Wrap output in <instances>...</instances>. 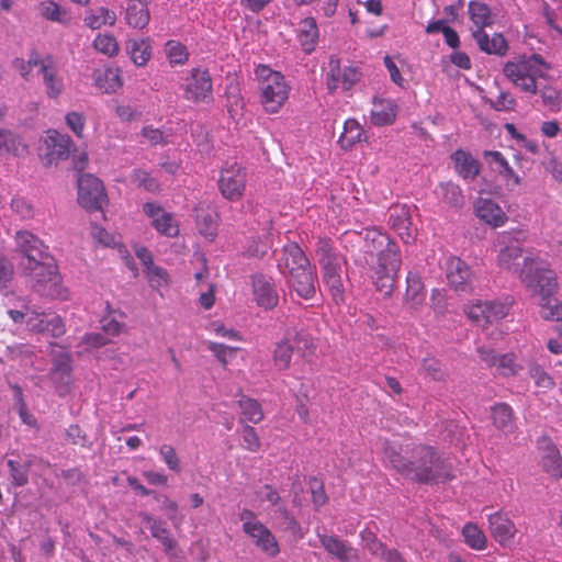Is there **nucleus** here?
<instances>
[{"mask_svg":"<svg viewBox=\"0 0 562 562\" xmlns=\"http://www.w3.org/2000/svg\"><path fill=\"white\" fill-rule=\"evenodd\" d=\"M386 467L418 484H439L454 479V469L436 447L424 442L383 441Z\"/></svg>","mask_w":562,"mask_h":562,"instance_id":"1","label":"nucleus"},{"mask_svg":"<svg viewBox=\"0 0 562 562\" xmlns=\"http://www.w3.org/2000/svg\"><path fill=\"white\" fill-rule=\"evenodd\" d=\"M367 252L376 256L370 268L375 290L391 296L402 265L400 248L387 234L372 231L367 234Z\"/></svg>","mask_w":562,"mask_h":562,"instance_id":"2","label":"nucleus"},{"mask_svg":"<svg viewBox=\"0 0 562 562\" xmlns=\"http://www.w3.org/2000/svg\"><path fill=\"white\" fill-rule=\"evenodd\" d=\"M518 278L532 296L553 295L558 290L555 272L539 256L524 258Z\"/></svg>","mask_w":562,"mask_h":562,"instance_id":"3","label":"nucleus"},{"mask_svg":"<svg viewBox=\"0 0 562 562\" xmlns=\"http://www.w3.org/2000/svg\"><path fill=\"white\" fill-rule=\"evenodd\" d=\"M259 81L260 101L268 113H278L289 98L290 88L284 76L266 65L255 69Z\"/></svg>","mask_w":562,"mask_h":562,"instance_id":"4","label":"nucleus"},{"mask_svg":"<svg viewBox=\"0 0 562 562\" xmlns=\"http://www.w3.org/2000/svg\"><path fill=\"white\" fill-rule=\"evenodd\" d=\"M544 63L539 55L509 60L504 66L505 77L521 92L535 95L538 92L537 80L543 77Z\"/></svg>","mask_w":562,"mask_h":562,"instance_id":"5","label":"nucleus"},{"mask_svg":"<svg viewBox=\"0 0 562 562\" xmlns=\"http://www.w3.org/2000/svg\"><path fill=\"white\" fill-rule=\"evenodd\" d=\"M217 186L224 199L237 202L243 199L247 186V172L237 161H226L220 170Z\"/></svg>","mask_w":562,"mask_h":562,"instance_id":"6","label":"nucleus"},{"mask_svg":"<svg viewBox=\"0 0 562 562\" xmlns=\"http://www.w3.org/2000/svg\"><path fill=\"white\" fill-rule=\"evenodd\" d=\"M108 202L104 186L100 179L90 173L78 178V203L89 212L101 211Z\"/></svg>","mask_w":562,"mask_h":562,"instance_id":"7","label":"nucleus"},{"mask_svg":"<svg viewBox=\"0 0 562 562\" xmlns=\"http://www.w3.org/2000/svg\"><path fill=\"white\" fill-rule=\"evenodd\" d=\"M74 142L67 134L48 130L42 138L41 157L45 165L50 166L69 158Z\"/></svg>","mask_w":562,"mask_h":562,"instance_id":"8","label":"nucleus"},{"mask_svg":"<svg viewBox=\"0 0 562 562\" xmlns=\"http://www.w3.org/2000/svg\"><path fill=\"white\" fill-rule=\"evenodd\" d=\"M182 89L184 99L193 103L212 100L213 83L209 70L193 68L184 78Z\"/></svg>","mask_w":562,"mask_h":562,"instance_id":"9","label":"nucleus"},{"mask_svg":"<svg viewBox=\"0 0 562 562\" xmlns=\"http://www.w3.org/2000/svg\"><path fill=\"white\" fill-rule=\"evenodd\" d=\"M362 72L358 67L348 66L341 68L340 60L336 56H330L328 69L326 71V87L330 93H334L341 87L348 91L360 81Z\"/></svg>","mask_w":562,"mask_h":562,"instance_id":"10","label":"nucleus"},{"mask_svg":"<svg viewBox=\"0 0 562 562\" xmlns=\"http://www.w3.org/2000/svg\"><path fill=\"white\" fill-rule=\"evenodd\" d=\"M27 276L35 282L38 292H46V288L56 286L59 282L57 266L52 256L47 259L30 262L25 266Z\"/></svg>","mask_w":562,"mask_h":562,"instance_id":"11","label":"nucleus"},{"mask_svg":"<svg viewBox=\"0 0 562 562\" xmlns=\"http://www.w3.org/2000/svg\"><path fill=\"white\" fill-rule=\"evenodd\" d=\"M143 212L151 220V226L160 234L169 238L179 235V223L175 215L167 212L161 205L155 202H147L143 205Z\"/></svg>","mask_w":562,"mask_h":562,"instance_id":"12","label":"nucleus"},{"mask_svg":"<svg viewBox=\"0 0 562 562\" xmlns=\"http://www.w3.org/2000/svg\"><path fill=\"white\" fill-rule=\"evenodd\" d=\"M537 449L540 452V464L544 473L554 480L562 479V456L548 436H542L537 440Z\"/></svg>","mask_w":562,"mask_h":562,"instance_id":"13","label":"nucleus"},{"mask_svg":"<svg viewBox=\"0 0 562 562\" xmlns=\"http://www.w3.org/2000/svg\"><path fill=\"white\" fill-rule=\"evenodd\" d=\"M72 374V359L68 351H61L54 356L49 378L53 381L56 392L65 395L70 390Z\"/></svg>","mask_w":562,"mask_h":562,"instance_id":"14","label":"nucleus"},{"mask_svg":"<svg viewBox=\"0 0 562 562\" xmlns=\"http://www.w3.org/2000/svg\"><path fill=\"white\" fill-rule=\"evenodd\" d=\"M243 531L268 557L276 558L280 553V547L276 537L261 521H247L243 524Z\"/></svg>","mask_w":562,"mask_h":562,"instance_id":"15","label":"nucleus"},{"mask_svg":"<svg viewBox=\"0 0 562 562\" xmlns=\"http://www.w3.org/2000/svg\"><path fill=\"white\" fill-rule=\"evenodd\" d=\"M38 74L42 75L47 97L57 99L64 91V80L59 74L57 59L49 54L43 56Z\"/></svg>","mask_w":562,"mask_h":562,"instance_id":"16","label":"nucleus"},{"mask_svg":"<svg viewBox=\"0 0 562 562\" xmlns=\"http://www.w3.org/2000/svg\"><path fill=\"white\" fill-rule=\"evenodd\" d=\"M499 243L504 245L497 255V266L512 273L519 274L518 259L521 258L524 249L521 245L508 233H502L499 235Z\"/></svg>","mask_w":562,"mask_h":562,"instance_id":"17","label":"nucleus"},{"mask_svg":"<svg viewBox=\"0 0 562 562\" xmlns=\"http://www.w3.org/2000/svg\"><path fill=\"white\" fill-rule=\"evenodd\" d=\"M487 521L490 533L496 542L503 547L513 543L517 527L506 513H493L488 516Z\"/></svg>","mask_w":562,"mask_h":562,"instance_id":"18","label":"nucleus"},{"mask_svg":"<svg viewBox=\"0 0 562 562\" xmlns=\"http://www.w3.org/2000/svg\"><path fill=\"white\" fill-rule=\"evenodd\" d=\"M412 206L395 204L390 209L391 227L398 234L405 244L415 239V231L412 223Z\"/></svg>","mask_w":562,"mask_h":562,"instance_id":"19","label":"nucleus"},{"mask_svg":"<svg viewBox=\"0 0 562 562\" xmlns=\"http://www.w3.org/2000/svg\"><path fill=\"white\" fill-rule=\"evenodd\" d=\"M319 542L325 551L340 562H358L359 552L348 541L337 536L317 533Z\"/></svg>","mask_w":562,"mask_h":562,"instance_id":"20","label":"nucleus"},{"mask_svg":"<svg viewBox=\"0 0 562 562\" xmlns=\"http://www.w3.org/2000/svg\"><path fill=\"white\" fill-rule=\"evenodd\" d=\"M15 241L19 250L27 258V263L37 262L50 256L48 254V247L31 232H16Z\"/></svg>","mask_w":562,"mask_h":562,"instance_id":"21","label":"nucleus"},{"mask_svg":"<svg viewBox=\"0 0 562 562\" xmlns=\"http://www.w3.org/2000/svg\"><path fill=\"white\" fill-rule=\"evenodd\" d=\"M252 293L257 305L265 310H273L279 303L274 284L263 274L252 276Z\"/></svg>","mask_w":562,"mask_h":562,"instance_id":"22","label":"nucleus"},{"mask_svg":"<svg viewBox=\"0 0 562 562\" xmlns=\"http://www.w3.org/2000/svg\"><path fill=\"white\" fill-rule=\"evenodd\" d=\"M447 280L454 291H468L471 285L470 267L459 257H450L447 261Z\"/></svg>","mask_w":562,"mask_h":562,"instance_id":"23","label":"nucleus"},{"mask_svg":"<svg viewBox=\"0 0 562 562\" xmlns=\"http://www.w3.org/2000/svg\"><path fill=\"white\" fill-rule=\"evenodd\" d=\"M315 282L316 272L312 265L288 276V283L290 288L293 289L296 294L304 300H311L315 296Z\"/></svg>","mask_w":562,"mask_h":562,"instance_id":"24","label":"nucleus"},{"mask_svg":"<svg viewBox=\"0 0 562 562\" xmlns=\"http://www.w3.org/2000/svg\"><path fill=\"white\" fill-rule=\"evenodd\" d=\"M483 157L491 169L503 178L507 187L515 188L520 184V177L509 166V162L501 151L485 150Z\"/></svg>","mask_w":562,"mask_h":562,"instance_id":"25","label":"nucleus"},{"mask_svg":"<svg viewBox=\"0 0 562 562\" xmlns=\"http://www.w3.org/2000/svg\"><path fill=\"white\" fill-rule=\"evenodd\" d=\"M475 215L493 228L506 224L508 216L503 209L491 199H477L474 204Z\"/></svg>","mask_w":562,"mask_h":562,"instance_id":"26","label":"nucleus"},{"mask_svg":"<svg viewBox=\"0 0 562 562\" xmlns=\"http://www.w3.org/2000/svg\"><path fill=\"white\" fill-rule=\"evenodd\" d=\"M398 106L392 99L373 98L370 111V121L374 126L382 127L392 125L397 116Z\"/></svg>","mask_w":562,"mask_h":562,"instance_id":"27","label":"nucleus"},{"mask_svg":"<svg viewBox=\"0 0 562 562\" xmlns=\"http://www.w3.org/2000/svg\"><path fill=\"white\" fill-rule=\"evenodd\" d=\"M310 265L308 258L296 243H289L283 246L279 268L282 269L284 267L288 276L307 268ZM281 272L285 273L284 270H281Z\"/></svg>","mask_w":562,"mask_h":562,"instance_id":"28","label":"nucleus"},{"mask_svg":"<svg viewBox=\"0 0 562 562\" xmlns=\"http://www.w3.org/2000/svg\"><path fill=\"white\" fill-rule=\"evenodd\" d=\"M323 281L327 286L333 300L336 304H340L344 301V284L341 280V261L321 266Z\"/></svg>","mask_w":562,"mask_h":562,"instance_id":"29","label":"nucleus"},{"mask_svg":"<svg viewBox=\"0 0 562 562\" xmlns=\"http://www.w3.org/2000/svg\"><path fill=\"white\" fill-rule=\"evenodd\" d=\"M426 300V290L422 278L416 272L409 271L406 277V292L404 306L417 311Z\"/></svg>","mask_w":562,"mask_h":562,"instance_id":"30","label":"nucleus"},{"mask_svg":"<svg viewBox=\"0 0 562 562\" xmlns=\"http://www.w3.org/2000/svg\"><path fill=\"white\" fill-rule=\"evenodd\" d=\"M472 36L475 38L479 48L490 55L505 56L508 45L501 33H495L491 38L484 30H472Z\"/></svg>","mask_w":562,"mask_h":562,"instance_id":"31","label":"nucleus"},{"mask_svg":"<svg viewBox=\"0 0 562 562\" xmlns=\"http://www.w3.org/2000/svg\"><path fill=\"white\" fill-rule=\"evenodd\" d=\"M93 80L95 87L103 93L116 92L123 86L119 68L97 69L93 72Z\"/></svg>","mask_w":562,"mask_h":562,"instance_id":"32","label":"nucleus"},{"mask_svg":"<svg viewBox=\"0 0 562 562\" xmlns=\"http://www.w3.org/2000/svg\"><path fill=\"white\" fill-rule=\"evenodd\" d=\"M451 160L454 164L456 171L463 179L474 180L477 177L480 162L474 159L470 153L458 149L451 155Z\"/></svg>","mask_w":562,"mask_h":562,"instance_id":"33","label":"nucleus"},{"mask_svg":"<svg viewBox=\"0 0 562 562\" xmlns=\"http://www.w3.org/2000/svg\"><path fill=\"white\" fill-rule=\"evenodd\" d=\"M237 404L241 414L239 419L241 424H259L263 420L265 413L258 400L241 394Z\"/></svg>","mask_w":562,"mask_h":562,"instance_id":"34","label":"nucleus"},{"mask_svg":"<svg viewBox=\"0 0 562 562\" xmlns=\"http://www.w3.org/2000/svg\"><path fill=\"white\" fill-rule=\"evenodd\" d=\"M364 139V131L355 119L345 121L344 131L338 138V144L344 150L351 149L357 143Z\"/></svg>","mask_w":562,"mask_h":562,"instance_id":"35","label":"nucleus"},{"mask_svg":"<svg viewBox=\"0 0 562 562\" xmlns=\"http://www.w3.org/2000/svg\"><path fill=\"white\" fill-rule=\"evenodd\" d=\"M492 420L494 426L505 434H512L515 429V419L513 408L506 403H497L492 409Z\"/></svg>","mask_w":562,"mask_h":562,"instance_id":"36","label":"nucleus"},{"mask_svg":"<svg viewBox=\"0 0 562 562\" xmlns=\"http://www.w3.org/2000/svg\"><path fill=\"white\" fill-rule=\"evenodd\" d=\"M294 346L290 337H285L278 341L272 351V362L277 370L285 371L291 368Z\"/></svg>","mask_w":562,"mask_h":562,"instance_id":"37","label":"nucleus"},{"mask_svg":"<svg viewBox=\"0 0 562 562\" xmlns=\"http://www.w3.org/2000/svg\"><path fill=\"white\" fill-rule=\"evenodd\" d=\"M125 49L136 66H145L151 56V47L148 38L128 40Z\"/></svg>","mask_w":562,"mask_h":562,"instance_id":"38","label":"nucleus"},{"mask_svg":"<svg viewBox=\"0 0 562 562\" xmlns=\"http://www.w3.org/2000/svg\"><path fill=\"white\" fill-rule=\"evenodd\" d=\"M299 41L306 54L315 50L318 41V29L314 18H305L301 22Z\"/></svg>","mask_w":562,"mask_h":562,"instance_id":"39","label":"nucleus"},{"mask_svg":"<svg viewBox=\"0 0 562 562\" xmlns=\"http://www.w3.org/2000/svg\"><path fill=\"white\" fill-rule=\"evenodd\" d=\"M143 521L148 526L151 536L161 542L166 552H170L175 548V540L170 537L169 530L162 520L145 514L143 515Z\"/></svg>","mask_w":562,"mask_h":562,"instance_id":"40","label":"nucleus"},{"mask_svg":"<svg viewBox=\"0 0 562 562\" xmlns=\"http://www.w3.org/2000/svg\"><path fill=\"white\" fill-rule=\"evenodd\" d=\"M27 151V146L19 135L9 130L0 128V156L11 154L20 156Z\"/></svg>","mask_w":562,"mask_h":562,"instance_id":"41","label":"nucleus"},{"mask_svg":"<svg viewBox=\"0 0 562 562\" xmlns=\"http://www.w3.org/2000/svg\"><path fill=\"white\" fill-rule=\"evenodd\" d=\"M469 14L474 30H484L494 23V15L485 2H469Z\"/></svg>","mask_w":562,"mask_h":562,"instance_id":"42","label":"nucleus"},{"mask_svg":"<svg viewBox=\"0 0 562 562\" xmlns=\"http://www.w3.org/2000/svg\"><path fill=\"white\" fill-rule=\"evenodd\" d=\"M150 15L146 2H133L126 8L125 20L134 29H144Z\"/></svg>","mask_w":562,"mask_h":562,"instance_id":"43","label":"nucleus"},{"mask_svg":"<svg viewBox=\"0 0 562 562\" xmlns=\"http://www.w3.org/2000/svg\"><path fill=\"white\" fill-rule=\"evenodd\" d=\"M315 252L321 266L342 261V257L335 250L331 239L327 237L317 239Z\"/></svg>","mask_w":562,"mask_h":562,"instance_id":"44","label":"nucleus"},{"mask_svg":"<svg viewBox=\"0 0 562 562\" xmlns=\"http://www.w3.org/2000/svg\"><path fill=\"white\" fill-rule=\"evenodd\" d=\"M527 366L529 376L533 380L536 386L546 391L555 386L553 378L535 359H530Z\"/></svg>","mask_w":562,"mask_h":562,"instance_id":"45","label":"nucleus"},{"mask_svg":"<svg viewBox=\"0 0 562 562\" xmlns=\"http://www.w3.org/2000/svg\"><path fill=\"white\" fill-rule=\"evenodd\" d=\"M116 21V14L106 8L100 7L94 11H91L85 18V23L92 30H98L103 25H113Z\"/></svg>","mask_w":562,"mask_h":562,"instance_id":"46","label":"nucleus"},{"mask_svg":"<svg viewBox=\"0 0 562 562\" xmlns=\"http://www.w3.org/2000/svg\"><path fill=\"white\" fill-rule=\"evenodd\" d=\"M462 536L464 542L473 550H484L486 548L487 539L481 528L474 524H465L462 528Z\"/></svg>","mask_w":562,"mask_h":562,"instance_id":"47","label":"nucleus"},{"mask_svg":"<svg viewBox=\"0 0 562 562\" xmlns=\"http://www.w3.org/2000/svg\"><path fill=\"white\" fill-rule=\"evenodd\" d=\"M540 315L546 321H562V302L553 300L552 295L539 297Z\"/></svg>","mask_w":562,"mask_h":562,"instance_id":"48","label":"nucleus"},{"mask_svg":"<svg viewBox=\"0 0 562 562\" xmlns=\"http://www.w3.org/2000/svg\"><path fill=\"white\" fill-rule=\"evenodd\" d=\"M495 367L497 373L504 378L516 376L524 369L522 366L517 362V358L513 352L498 356Z\"/></svg>","mask_w":562,"mask_h":562,"instance_id":"49","label":"nucleus"},{"mask_svg":"<svg viewBox=\"0 0 562 562\" xmlns=\"http://www.w3.org/2000/svg\"><path fill=\"white\" fill-rule=\"evenodd\" d=\"M93 47L108 57H114L120 52L117 40L110 33L98 34L93 40Z\"/></svg>","mask_w":562,"mask_h":562,"instance_id":"50","label":"nucleus"},{"mask_svg":"<svg viewBox=\"0 0 562 562\" xmlns=\"http://www.w3.org/2000/svg\"><path fill=\"white\" fill-rule=\"evenodd\" d=\"M130 178L133 184L147 192L157 193L160 190L159 181L146 170L136 169L131 173Z\"/></svg>","mask_w":562,"mask_h":562,"instance_id":"51","label":"nucleus"},{"mask_svg":"<svg viewBox=\"0 0 562 562\" xmlns=\"http://www.w3.org/2000/svg\"><path fill=\"white\" fill-rule=\"evenodd\" d=\"M42 60L43 56H40L37 50L32 49L26 60L23 58H15L12 65L14 69L21 75V77L27 80L31 76L33 67H37L38 69Z\"/></svg>","mask_w":562,"mask_h":562,"instance_id":"52","label":"nucleus"},{"mask_svg":"<svg viewBox=\"0 0 562 562\" xmlns=\"http://www.w3.org/2000/svg\"><path fill=\"white\" fill-rule=\"evenodd\" d=\"M7 465L10 471L11 482L16 487H22L29 483L30 463H20L15 460H8Z\"/></svg>","mask_w":562,"mask_h":562,"instance_id":"53","label":"nucleus"},{"mask_svg":"<svg viewBox=\"0 0 562 562\" xmlns=\"http://www.w3.org/2000/svg\"><path fill=\"white\" fill-rule=\"evenodd\" d=\"M144 272L150 286L156 291H159L161 288H167L170 283L168 271L159 266L154 265Z\"/></svg>","mask_w":562,"mask_h":562,"instance_id":"54","label":"nucleus"},{"mask_svg":"<svg viewBox=\"0 0 562 562\" xmlns=\"http://www.w3.org/2000/svg\"><path fill=\"white\" fill-rule=\"evenodd\" d=\"M196 225L199 232L209 239L216 236L217 222L213 214L206 211H201L196 214Z\"/></svg>","mask_w":562,"mask_h":562,"instance_id":"55","label":"nucleus"},{"mask_svg":"<svg viewBox=\"0 0 562 562\" xmlns=\"http://www.w3.org/2000/svg\"><path fill=\"white\" fill-rule=\"evenodd\" d=\"M293 342L296 346L297 353L303 358L312 356L316 348L313 337L304 330L295 333Z\"/></svg>","mask_w":562,"mask_h":562,"instance_id":"56","label":"nucleus"},{"mask_svg":"<svg viewBox=\"0 0 562 562\" xmlns=\"http://www.w3.org/2000/svg\"><path fill=\"white\" fill-rule=\"evenodd\" d=\"M207 349L211 350L216 359L226 367L229 361L235 357L236 352L239 350L238 347H229L224 344H218L214 341L207 342Z\"/></svg>","mask_w":562,"mask_h":562,"instance_id":"57","label":"nucleus"},{"mask_svg":"<svg viewBox=\"0 0 562 562\" xmlns=\"http://www.w3.org/2000/svg\"><path fill=\"white\" fill-rule=\"evenodd\" d=\"M442 199L450 205L461 206L464 202L462 190L452 182L440 184Z\"/></svg>","mask_w":562,"mask_h":562,"instance_id":"58","label":"nucleus"},{"mask_svg":"<svg viewBox=\"0 0 562 562\" xmlns=\"http://www.w3.org/2000/svg\"><path fill=\"white\" fill-rule=\"evenodd\" d=\"M422 371L435 381H443L446 379V372L442 369L441 362L434 357L423 359Z\"/></svg>","mask_w":562,"mask_h":562,"instance_id":"59","label":"nucleus"},{"mask_svg":"<svg viewBox=\"0 0 562 562\" xmlns=\"http://www.w3.org/2000/svg\"><path fill=\"white\" fill-rule=\"evenodd\" d=\"M240 435L243 438V447L246 450L250 452H258L260 450L261 441L256 429L252 426L248 424H243Z\"/></svg>","mask_w":562,"mask_h":562,"instance_id":"60","label":"nucleus"},{"mask_svg":"<svg viewBox=\"0 0 562 562\" xmlns=\"http://www.w3.org/2000/svg\"><path fill=\"white\" fill-rule=\"evenodd\" d=\"M166 54L170 64L181 65L188 60L187 47L179 42L168 41L166 44Z\"/></svg>","mask_w":562,"mask_h":562,"instance_id":"61","label":"nucleus"},{"mask_svg":"<svg viewBox=\"0 0 562 562\" xmlns=\"http://www.w3.org/2000/svg\"><path fill=\"white\" fill-rule=\"evenodd\" d=\"M159 456L166 463L167 468L176 473L181 472L180 459L171 445L164 443L158 449Z\"/></svg>","mask_w":562,"mask_h":562,"instance_id":"62","label":"nucleus"},{"mask_svg":"<svg viewBox=\"0 0 562 562\" xmlns=\"http://www.w3.org/2000/svg\"><path fill=\"white\" fill-rule=\"evenodd\" d=\"M310 487L312 494V502L316 509L321 508L328 502L327 494L325 492L324 483L317 477L310 480Z\"/></svg>","mask_w":562,"mask_h":562,"instance_id":"63","label":"nucleus"},{"mask_svg":"<svg viewBox=\"0 0 562 562\" xmlns=\"http://www.w3.org/2000/svg\"><path fill=\"white\" fill-rule=\"evenodd\" d=\"M67 126L74 132L78 138L85 135L86 117L82 113L71 111L65 116Z\"/></svg>","mask_w":562,"mask_h":562,"instance_id":"64","label":"nucleus"}]
</instances>
